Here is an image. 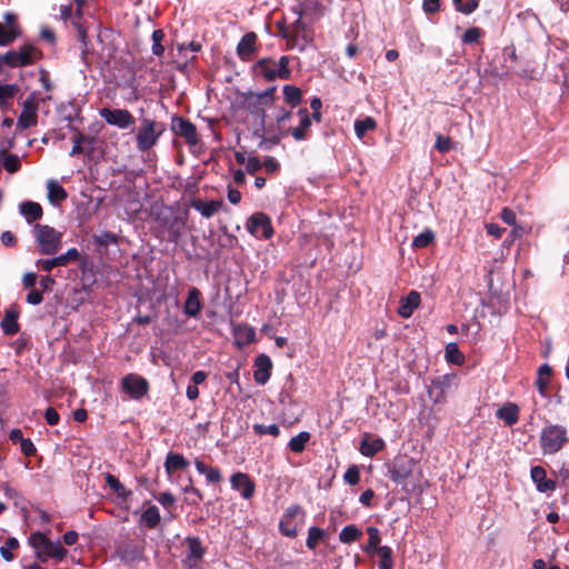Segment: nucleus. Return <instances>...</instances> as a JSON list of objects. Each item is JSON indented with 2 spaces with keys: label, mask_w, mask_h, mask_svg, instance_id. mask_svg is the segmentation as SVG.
<instances>
[{
  "label": "nucleus",
  "mask_w": 569,
  "mask_h": 569,
  "mask_svg": "<svg viewBox=\"0 0 569 569\" xmlns=\"http://www.w3.org/2000/svg\"><path fill=\"white\" fill-rule=\"evenodd\" d=\"M256 70L268 81L276 79L287 80L291 76L289 58L287 56L280 57L278 61L270 58L260 59L256 64Z\"/></svg>",
  "instance_id": "obj_6"
},
{
  "label": "nucleus",
  "mask_w": 569,
  "mask_h": 569,
  "mask_svg": "<svg viewBox=\"0 0 569 569\" xmlns=\"http://www.w3.org/2000/svg\"><path fill=\"white\" fill-rule=\"evenodd\" d=\"M283 97L288 104L297 107L301 102L302 91L298 87L286 84L283 87Z\"/></svg>",
  "instance_id": "obj_39"
},
{
  "label": "nucleus",
  "mask_w": 569,
  "mask_h": 569,
  "mask_svg": "<svg viewBox=\"0 0 569 569\" xmlns=\"http://www.w3.org/2000/svg\"><path fill=\"white\" fill-rule=\"evenodd\" d=\"M367 532H368V543L367 546L363 548V550L368 553L372 552V551H377L378 552V549L380 548L379 547V543H380V532H379V529L376 528V527H369L367 529Z\"/></svg>",
  "instance_id": "obj_44"
},
{
  "label": "nucleus",
  "mask_w": 569,
  "mask_h": 569,
  "mask_svg": "<svg viewBox=\"0 0 569 569\" xmlns=\"http://www.w3.org/2000/svg\"><path fill=\"white\" fill-rule=\"evenodd\" d=\"M502 221L509 226H515L517 218L513 210L510 208H503L500 214Z\"/></svg>",
  "instance_id": "obj_61"
},
{
  "label": "nucleus",
  "mask_w": 569,
  "mask_h": 569,
  "mask_svg": "<svg viewBox=\"0 0 569 569\" xmlns=\"http://www.w3.org/2000/svg\"><path fill=\"white\" fill-rule=\"evenodd\" d=\"M136 130V147L140 152L153 148L166 130V126L152 118L142 117Z\"/></svg>",
  "instance_id": "obj_3"
},
{
  "label": "nucleus",
  "mask_w": 569,
  "mask_h": 569,
  "mask_svg": "<svg viewBox=\"0 0 569 569\" xmlns=\"http://www.w3.org/2000/svg\"><path fill=\"white\" fill-rule=\"evenodd\" d=\"M568 429L559 423L547 421L539 435V447L545 456H552L568 443Z\"/></svg>",
  "instance_id": "obj_2"
},
{
  "label": "nucleus",
  "mask_w": 569,
  "mask_h": 569,
  "mask_svg": "<svg viewBox=\"0 0 569 569\" xmlns=\"http://www.w3.org/2000/svg\"><path fill=\"white\" fill-rule=\"evenodd\" d=\"M298 116L300 118V123L291 130V136L295 140L301 141L307 138L308 130L311 127V118L306 108L299 109Z\"/></svg>",
  "instance_id": "obj_25"
},
{
  "label": "nucleus",
  "mask_w": 569,
  "mask_h": 569,
  "mask_svg": "<svg viewBox=\"0 0 569 569\" xmlns=\"http://www.w3.org/2000/svg\"><path fill=\"white\" fill-rule=\"evenodd\" d=\"M446 360L455 365H462L465 362V356L460 352L458 346L455 342L447 345Z\"/></svg>",
  "instance_id": "obj_43"
},
{
  "label": "nucleus",
  "mask_w": 569,
  "mask_h": 569,
  "mask_svg": "<svg viewBox=\"0 0 569 569\" xmlns=\"http://www.w3.org/2000/svg\"><path fill=\"white\" fill-rule=\"evenodd\" d=\"M118 553L120 559L126 563H133L142 559L143 550L138 546L124 545L119 547Z\"/></svg>",
  "instance_id": "obj_31"
},
{
  "label": "nucleus",
  "mask_w": 569,
  "mask_h": 569,
  "mask_svg": "<svg viewBox=\"0 0 569 569\" xmlns=\"http://www.w3.org/2000/svg\"><path fill=\"white\" fill-rule=\"evenodd\" d=\"M121 388L131 399L139 400L148 393L149 382L139 375L128 373L121 379Z\"/></svg>",
  "instance_id": "obj_11"
},
{
  "label": "nucleus",
  "mask_w": 569,
  "mask_h": 569,
  "mask_svg": "<svg viewBox=\"0 0 569 569\" xmlns=\"http://www.w3.org/2000/svg\"><path fill=\"white\" fill-rule=\"evenodd\" d=\"M415 461L412 458H398L390 469V477L397 483H403L412 473Z\"/></svg>",
  "instance_id": "obj_19"
},
{
  "label": "nucleus",
  "mask_w": 569,
  "mask_h": 569,
  "mask_svg": "<svg viewBox=\"0 0 569 569\" xmlns=\"http://www.w3.org/2000/svg\"><path fill=\"white\" fill-rule=\"evenodd\" d=\"M309 440L310 433L308 431H301L290 439L288 447L292 452L300 453L305 450Z\"/></svg>",
  "instance_id": "obj_38"
},
{
  "label": "nucleus",
  "mask_w": 569,
  "mask_h": 569,
  "mask_svg": "<svg viewBox=\"0 0 569 569\" xmlns=\"http://www.w3.org/2000/svg\"><path fill=\"white\" fill-rule=\"evenodd\" d=\"M20 167H21V161L17 154L10 153L4 157L3 168L8 172L14 173V172L19 171Z\"/></svg>",
  "instance_id": "obj_52"
},
{
  "label": "nucleus",
  "mask_w": 569,
  "mask_h": 569,
  "mask_svg": "<svg viewBox=\"0 0 569 569\" xmlns=\"http://www.w3.org/2000/svg\"><path fill=\"white\" fill-rule=\"evenodd\" d=\"M253 431L259 436L270 435L272 437H278L280 433V429L276 423L269 426L256 423L253 425Z\"/></svg>",
  "instance_id": "obj_53"
},
{
  "label": "nucleus",
  "mask_w": 569,
  "mask_h": 569,
  "mask_svg": "<svg viewBox=\"0 0 569 569\" xmlns=\"http://www.w3.org/2000/svg\"><path fill=\"white\" fill-rule=\"evenodd\" d=\"M19 36L20 30H14L12 28L10 30L8 27L6 28L2 23H0V47L10 44Z\"/></svg>",
  "instance_id": "obj_46"
},
{
  "label": "nucleus",
  "mask_w": 569,
  "mask_h": 569,
  "mask_svg": "<svg viewBox=\"0 0 569 569\" xmlns=\"http://www.w3.org/2000/svg\"><path fill=\"white\" fill-rule=\"evenodd\" d=\"M142 521L146 523V526L150 529L156 528L158 523L160 522V512L158 507L150 506L141 517Z\"/></svg>",
  "instance_id": "obj_42"
},
{
  "label": "nucleus",
  "mask_w": 569,
  "mask_h": 569,
  "mask_svg": "<svg viewBox=\"0 0 569 569\" xmlns=\"http://www.w3.org/2000/svg\"><path fill=\"white\" fill-rule=\"evenodd\" d=\"M303 520V510L298 505L290 506L286 509L279 521V530L283 536L295 538Z\"/></svg>",
  "instance_id": "obj_8"
},
{
  "label": "nucleus",
  "mask_w": 569,
  "mask_h": 569,
  "mask_svg": "<svg viewBox=\"0 0 569 569\" xmlns=\"http://www.w3.org/2000/svg\"><path fill=\"white\" fill-rule=\"evenodd\" d=\"M441 0H423L422 8L428 14H432L439 11Z\"/></svg>",
  "instance_id": "obj_59"
},
{
  "label": "nucleus",
  "mask_w": 569,
  "mask_h": 569,
  "mask_svg": "<svg viewBox=\"0 0 569 569\" xmlns=\"http://www.w3.org/2000/svg\"><path fill=\"white\" fill-rule=\"evenodd\" d=\"M376 128L377 121L372 117H366L355 122V132L359 139H362L368 131H373Z\"/></svg>",
  "instance_id": "obj_37"
},
{
  "label": "nucleus",
  "mask_w": 569,
  "mask_h": 569,
  "mask_svg": "<svg viewBox=\"0 0 569 569\" xmlns=\"http://www.w3.org/2000/svg\"><path fill=\"white\" fill-rule=\"evenodd\" d=\"M196 469L199 473L206 476V480L209 483H218L222 480L220 469L217 467H208L203 461L194 460Z\"/></svg>",
  "instance_id": "obj_33"
},
{
  "label": "nucleus",
  "mask_w": 569,
  "mask_h": 569,
  "mask_svg": "<svg viewBox=\"0 0 569 569\" xmlns=\"http://www.w3.org/2000/svg\"><path fill=\"white\" fill-rule=\"evenodd\" d=\"M166 226L170 241L177 242L183 234L186 221L181 217L173 216L167 220Z\"/></svg>",
  "instance_id": "obj_29"
},
{
  "label": "nucleus",
  "mask_w": 569,
  "mask_h": 569,
  "mask_svg": "<svg viewBox=\"0 0 569 569\" xmlns=\"http://www.w3.org/2000/svg\"><path fill=\"white\" fill-rule=\"evenodd\" d=\"M497 417L503 420L508 427H511L519 420V408L516 403L509 402L498 409Z\"/></svg>",
  "instance_id": "obj_28"
},
{
  "label": "nucleus",
  "mask_w": 569,
  "mask_h": 569,
  "mask_svg": "<svg viewBox=\"0 0 569 569\" xmlns=\"http://www.w3.org/2000/svg\"><path fill=\"white\" fill-rule=\"evenodd\" d=\"M262 167V163L257 157H249L246 163V169L249 173L253 174Z\"/></svg>",
  "instance_id": "obj_64"
},
{
  "label": "nucleus",
  "mask_w": 569,
  "mask_h": 569,
  "mask_svg": "<svg viewBox=\"0 0 569 569\" xmlns=\"http://www.w3.org/2000/svg\"><path fill=\"white\" fill-rule=\"evenodd\" d=\"M362 537V531L356 525H349L342 528L339 533V540L342 543H352Z\"/></svg>",
  "instance_id": "obj_36"
},
{
  "label": "nucleus",
  "mask_w": 569,
  "mask_h": 569,
  "mask_svg": "<svg viewBox=\"0 0 569 569\" xmlns=\"http://www.w3.org/2000/svg\"><path fill=\"white\" fill-rule=\"evenodd\" d=\"M420 305V295L417 291H410L408 296L400 300L398 313L402 318H409L412 316L416 308Z\"/></svg>",
  "instance_id": "obj_23"
},
{
  "label": "nucleus",
  "mask_w": 569,
  "mask_h": 569,
  "mask_svg": "<svg viewBox=\"0 0 569 569\" xmlns=\"http://www.w3.org/2000/svg\"><path fill=\"white\" fill-rule=\"evenodd\" d=\"M272 362L266 355H260L254 360L253 378L258 385H264L270 378Z\"/></svg>",
  "instance_id": "obj_20"
},
{
  "label": "nucleus",
  "mask_w": 569,
  "mask_h": 569,
  "mask_svg": "<svg viewBox=\"0 0 569 569\" xmlns=\"http://www.w3.org/2000/svg\"><path fill=\"white\" fill-rule=\"evenodd\" d=\"M20 448H21V451L27 456V457H31L36 453V447L33 445V442L28 439V438H24L21 442H20Z\"/></svg>",
  "instance_id": "obj_63"
},
{
  "label": "nucleus",
  "mask_w": 569,
  "mask_h": 569,
  "mask_svg": "<svg viewBox=\"0 0 569 569\" xmlns=\"http://www.w3.org/2000/svg\"><path fill=\"white\" fill-rule=\"evenodd\" d=\"M99 114L108 124L122 130L131 128L136 122L133 114L127 109L102 108Z\"/></svg>",
  "instance_id": "obj_9"
},
{
  "label": "nucleus",
  "mask_w": 569,
  "mask_h": 569,
  "mask_svg": "<svg viewBox=\"0 0 569 569\" xmlns=\"http://www.w3.org/2000/svg\"><path fill=\"white\" fill-rule=\"evenodd\" d=\"M19 91V87L17 84H1L0 83V103H4L6 101L12 99L17 92Z\"/></svg>",
  "instance_id": "obj_54"
},
{
  "label": "nucleus",
  "mask_w": 569,
  "mask_h": 569,
  "mask_svg": "<svg viewBox=\"0 0 569 569\" xmlns=\"http://www.w3.org/2000/svg\"><path fill=\"white\" fill-rule=\"evenodd\" d=\"M485 34L483 30L478 27L469 28L463 36L461 37V41L465 44L477 43L480 38Z\"/></svg>",
  "instance_id": "obj_49"
},
{
  "label": "nucleus",
  "mask_w": 569,
  "mask_h": 569,
  "mask_svg": "<svg viewBox=\"0 0 569 569\" xmlns=\"http://www.w3.org/2000/svg\"><path fill=\"white\" fill-rule=\"evenodd\" d=\"M295 13L297 17L290 26H287L284 22H278V29L280 34L287 40L288 47L291 49L298 48L302 51L307 43L311 41V37L302 21L301 11L298 10Z\"/></svg>",
  "instance_id": "obj_4"
},
{
  "label": "nucleus",
  "mask_w": 569,
  "mask_h": 569,
  "mask_svg": "<svg viewBox=\"0 0 569 569\" xmlns=\"http://www.w3.org/2000/svg\"><path fill=\"white\" fill-rule=\"evenodd\" d=\"M246 228L256 238L270 239L273 236L271 219L263 212L251 214Z\"/></svg>",
  "instance_id": "obj_10"
},
{
  "label": "nucleus",
  "mask_w": 569,
  "mask_h": 569,
  "mask_svg": "<svg viewBox=\"0 0 569 569\" xmlns=\"http://www.w3.org/2000/svg\"><path fill=\"white\" fill-rule=\"evenodd\" d=\"M164 39V32L161 29H157L152 32V53L154 56H162L164 52V47L162 46V41Z\"/></svg>",
  "instance_id": "obj_50"
},
{
  "label": "nucleus",
  "mask_w": 569,
  "mask_h": 569,
  "mask_svg": "<svg viewBox=\"0 0 569 569\" xmlns=\"http://www.w3.org/2000/svg\"><path fill=\"white\" fill-rule=\"evenodd\" d=\"M18 312L13 309L6 311L4 317L0 323L1 329L6 335L12 336L19 331L20 327L18 323Z\"/></svg>",
  "instance_id": "obj_32"
},
{
  "label": "nucleus",
  "mask_w": 569,
  "mask_h": 569,
  "mask_svg": "<svg viewBox=\"0 0 569 569\" xmlns=\"http://www.w3.org/2000/svg\"><path fill=\"white\" fill-rule=\"evenodd\" d=\"M187 553L183 560L188 569H201L200 562L204 556L206 549L202 547L201 540L198 537H187Z\"/></svg>",
  "instance_id": "obj_14"
},
{
  "label": "nucleus",
  "mask_w": 569,
  "mask_h": 569,
  "mask_svg": "<svg viewBox=\"0 0 569 569\" xmlns=\"http://www.w3.org/2000/svg\"><path fill=\"white\" fill-rule=\"evenodd\" d=\"M276 87H271L263 92L252 93L247 98L248 108L261 117L263 122L266 109L271 107L274 101Z\"/></svg>",
  "instance_id": "obj_12"
},
{
  "label": "nucleus",
  "mask_w": 569,
  "mask_h": 569,
  "mask_svg": "<svg viewBox=\"0 0 569 569\" xmlns=\"http://www.w3.org/2000/svg\"><path fill=\"white\" fill-rule=\"evenodd\" d=\"M234 333L238 337H244L247 342H252L256 338V332L253 328L248 326H238Z\"/></svg>",
  "instance_id": "obj_58"
},
{
  "label": "nucleus",
  "mask_w": 569,
  "mask_h": 569,
  "mask_svg": "<svg viewBox=\"0 0 569 569\" xmlns=\"http://www.w3.org/2000/svg\"><path fill=\"white\" fill-rule=\"evenodd\" d=\"M44 419L48 425L56 426L59 423L60 417L57 410L50 407L44 412Z\"/></svg>",
  "instance_id": "obj_62"
},
{
  "label": "nucleus",
  "mask_w": 569,
  "mask_h": 569,
  "mask_svg": "<svg viewBox=\"0 0 569 569\" xmlns=\"http://www.w3.org/2000/svg\"><path fill=\"white\" fill-rule=\"evenodd\" d=\"M18 547H19V541L16 538H13V537L8 538L4 542V545L0 547L1 557L6 561H12L14 557H13L11 550L17 549Z\"/></svg>",
  "instance_id": "obj_47"
},
{
  "label": "nucleus",
  "mask_w": 569,
  "mask_h": 569,
  "mask_svg": "<svg viewBox=\"0 0 569 569\" xmlns=\"http://www.w3.org/2000/svg\"><path fill=\"white\" fill-rule=\"evenodd\" d=\"M230 485L233 490L240 492V496L248 500L252 498L256 491V483L251 480L249 475L244 472H236L230 478Z\"/></svg>",
  "instance_id": "obj_16"
},
{
  "label": "nucleus",
  "mask_w": 569,
  "mask_h": 569,
  "mask_svg": "<svg viewBox=\"0 0 569 569\" xmlns=\"http://www.w3.org/2000/svg\"><path fill=\"white\" fill-rule=\"evenodd\" d=\"M188 466L189 461L180 453L170 451L166 457L164 469L168 475L186 469Z\"/></svg>",
  "instance_id": "obj_27"
},
{
  "label": "nucleus",
  "mask_w": 569,
  "mask_h": 569,
  "mask_svg": "<svg viewBox=\"0 0 569 569\" xmlns=\"http://www.w3.org/2000/svg\"><path fill=\"white\" fill-rule=\"evenodd\" d=\"M33 233L38 242L40 253L53 256L60 250L62 234L53 227L37 223L33 228Z\"/></svg>",
  "instance_id": "obj_5"
},
{
  "label": "nucleus",
  "mask_w": 569,
  "mask_h": 569,
  "mask_svg": "<svg viewBox=\"0 0 569 569\" xmlns=\"http://www.w3.org/2000/svg\"><path fill=\"white\" fill-rule=\"evenodd\" d=\"M343 479L348 485H357L360 481L359 468L357 466H350L345 472Z\"/></svg>",
  "instance_id": "obj_55"
},
{
  "label": "nucleus",
  "mask_w": 569,
  "mask_h": 569,
  "mask_svg": "<svg viewBox=\"0 0 569 569\" xmlns=\"http://www.w3.org/2000/svg\"><path fill=\"white\" fill-rule=\"evenodd\" d=\"M20 213L26 218L27 222L31 223L39 220L43 211L38 202L24 201L20 204Z\"/></svg>",
  "instance_id": "obj_30"
},
{
  "label": "nucleus",
  "mask_w": 569,
  "mask_h": 569,
  "mask_svg": "<svg viewBox=\"0 0 569 569\" xmlns=\"http://www.w3.org/2000/svg\"><path fill=\"white\" fill-rule=\"evenodd\" d=\"M385 448V441L381 438H372L365 435L360 443V452L366 457H373Z\"/></svg>",
  "instance_id": "obj_24"
},
{
  "label": "nucleus",
  "mask_w": 569,
  "mask_h": 569,
  "mask_svg": "<svg viewBox=\"0 0 569 569\" xmlns=\"http://www.w3.org/2000/svg\"><path fill=\"white\" fill-rule=\"evenodd\" d=\"M38 122V102L31 93L22 103V111L18 117L17 128L20 130L36 126Z\"/></svg>",
  "instance_id": "obj_13"
},
{
  "label": "nucleus",
  "mask_w": 569,
  "mask_h": 569,
  "mask_svg": "<svg viewBox=\"0 0 569 569\" xmlns=\"http://www.w3.org/2000/svg\"><path fill=\"white\" fill-rule=\"evenodd\" d=\"M378 556L380 557L379 569H392V549L388 546H382L378 549Z\"/></svg>",
  "instance_id": "obj_45"
},
{
  "label": "nucleus",
  "mask_w": 569,
  "mask_h": 569,
  "mask_svg": "<svg viewBox=\"0 0 569 569\" xmlns=\"http://www.w3.org/2000/svg\"><path fill=\"white\" fill-rule=\"evenodd\" d=\"M84 141V137L83 134L81 133H77L73 138H72V142H73V146H72V149L70 151V156L73 157V156H77V154H80L82 152V142Z\"/></svg>",
  "instance_id": "obj_60"
},
{
  "label": "nucleus",
  "mask_w": 569,
  "mask_h": 569,
  "mask_svg": "<svg viewBox=\"0 0 569 569\" xmlns=\"http://www.w3.org/2000/svg\"><path fill=\"white\" fill-rule=\"evenodd\" d=\"M47 190L48 199L52 204H58L64 201L68 197V193L58 181L52 179L47 182Z\"/></svg>",
  "instance_id": "obj_34"
},
{
  "label": "nucleus",
  "mask_w": 569,
  "mask_h": 569,
  "mask_svg": "<svg viewBox=\"0 0 569 569\" xmlns=\"http://www.w3.org/2000/svg\"><path fill=\"white\" fill-rule=\"evenodd\" d=\"M257 36L253 32L246 33L237 46V53L243 61L251 59L256 51Z\"/></svg>",
  "instance_id": "obj_22"
},
{
  "label": "nucleus",
  "mask_w": 569,
  "mask_h": 569,
  "mask_svg": "<svg viewBox=\"0 0 569 569\" xmlns=\"http://www.w3.org/2000/svg\"><path fill=\"white\" fill-rule=\"evenodd\" d=\"M171 129L190 146H196L199 141L196 126L182 117L172 119Z\"/></svg>",
  "instance_id": "obj_15"
},
{
  "label": "nucleus",
  "mask_w": 569,
  "mask_h": 569,
  "mask_svg": "<svg viewBox=\"0 0 569 569\" xmlns=\"http://www.w3.org/2000/svg\"><path fill=\"white\" fill-rule=\"evenodd\" d=\"M106 482L122 499H127L131 495V491L110 473H107Z\"/></svg>",
  "instance_id": "obj_40"
},
{
  "label": "nucleus",
  "mask_w": 569,
  "mask_h": 569,
  "mask_svg": "<svg viewBox=\"0 0 569 569\" xmlns=\"http://www.w3.org/2000/svg\"><path fill=\"white\" fill-rule=\"evenodd\" d=\"M79 251L76 248H71L66 253L54 257L52 259L38 260L37 266L40 267L42 270L50 272L56 267H63L72 261H77L79 259Z\"/></svg>",
  "instance_id": "obj_18"
},
{
  "label": "nucleus",
  "mask_w": 569,
  "mask_h": 569,
  "mask_svg": "<svg viewBox=\"0 0 569 569\" xmlns=\"http://www.w3.org/2000/svg\"><path fill=\"white\" fill-rule=\"evenodd\" d=\"M435 239V233L431 230H426L415 237L412 241V247L415 248H426L428 247Z\"/></svg>",
  "instance_id": "obj_51"
},
{
  "label": "nucleus",
  "mask_w": 569,
  "mask_h": 569,
  "mask_svg": "<svg viewBox=\"0 0 569 569\" xmlns=\"http://www.w3.org/2000/svg\"><path fill=\"white\" fill-rule=\"evenodd\" d=\"M325 530L319 527H310L308 530V538L306 541V546L310 550H315L319 542L325 538Z\"/></svg>",
  "instance_id": "obj_41"
},
{
  "label": "nucleus",
  "mask_w": 569,
  "mask_h": 569,
  "mask_svg": "<svg viewBox=\"0 0 569 569\" xmlns=\"http://www.w3.org/2000/svg\"><path fill=\"white\" fill-rule=\"evenodd\" d=\"M94 241L99 244V246H109V244H117L118 243V237L112 233V232H109V231H106L99 236H96L94 237Z\"/></svg>",
  "instance_id": "obj_56"
},
{
  "label": "nucleus",
  "mask_w": 569,
  "mask_h": 569,
  "mask_svg": "<svg viewBox=\"0 0 569 569\" xmlns=\"http://www.w3.org/2000/svg\"><path fill=\"white\" fill-rule=\"evenodd\" d=\"M190 206L196 209L203 218L213 217L223 206L222 200L202 201L201 199H193Z\"/></svg>",
  "instance_id": "obj_21"
},
{
  "label": "nucleus",
  "mask_w": 569,
  "mask_h": 569,
  "mask_svg": "<svg viewBox=\"0 0 569 569\" xmlns=\"http://www.w3.org/2000/svg\"><path fill=\"white\" fill-rule=\"evenodd\" d=\"M456 10L463 13L470 14L479 7V0H452Z\"/></svg>",
  "instance_id": "obj_48"
},
{
  "label": "nucleus",
  "mask_w": 569,
  "mask_h": 569,
  "mask_svg": "<svg viewBox=\"0 0 569 569\" xmlns=\"http://www.w3.org/2000/svg\"><path fill=\"white\" fill-rule=\"evenodd\" d=\"M29 545L33 548L34 557L40 562L53 560L56 563H59L68 555V550L59 540L52 541L40 531H36L30 535Z\"/></svg>",
  "instance_id": "obj_1"
},
{
  "label": "nucleus",
  "mask_w": 569,
  "mask_h": 569,
  "mask_svg": "<svg viewBox=\"0 0 569 569\" xmlns=\"http://www.w3.org/2000/svg\"><path fill=\"white\" fill-rule=\"evenodd\" d=\"M551 372V367L547 363L541 365L538 369L536 386L542 397L547 396V388L550 381Z\"/></svg>",
  "instance_id": "obj_35"
},
{
  "label": "nucleus",
  "mask_w": 569,
  "mask_h": 569,
  "mask_svg": "<svg viewBox=\"0 0 569 569\" xmlns=\"http://www.w3.org/2000/svg\"><path fill=\"white\" fill-rule=\"evenodd\" d=\"M451 148H452V141L449 137L437 134L436 149L439 152L446 153V152L450 151Z\"/></svg>",
  "instance_id": "obj_57"
},
{
  "label": "nucleus",
  "mask_w": 569,
  "mask_h": 569,
  "mask_svg": "<svg viewBox=\"0 0 569 569\" xmlns=\"http://www.w3.org/2000/svg\"><path fill=\"white\" fill-rule=\"evenodd\" d=\"M458 386L455 373H446L431 379L428 387V396L433 403H445L447 396Z\"/></svg>",
  "instance_id": "obj_7"
},
{
  "label": "nucleus",
  "mask_w": 569,
  "mask_h": 569,
  "mask_svg": "<svg viewBox=\"0 0 569 569\" xmlns=\"http://www.w3.org/2000/svg\"><path fill=\"white\" fill-rule=\"evenodd\" d=\"M200 310V291L197 288H191L183 306V312L189 317H197Z\"/></svg>",
  "instance_id": "obj_26"
},
{
  "label": "nucleus",
  "mask_w": 569,
  "mask_h": 569,
  "mask_svg": "<svg viewBox=\"0 0 569 569\" xmlns=\"http://www.w3.org/2000/svg\"><path fill=\"white\" fill-rule=\"evenodd\" d=\"M530 478L540 493L552 492L557 487L556 480L547 478V471L541 466L531 468Z\"/></svg>",
  "instance_id": "obj_17"
}]
</instances>
